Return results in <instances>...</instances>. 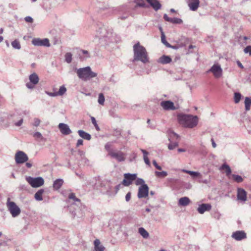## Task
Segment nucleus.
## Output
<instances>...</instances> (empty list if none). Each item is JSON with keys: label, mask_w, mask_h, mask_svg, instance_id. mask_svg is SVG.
Returning <instances> with one entry per match:
<instances>
[{"label": "nucleus", "mask_w": 251, "mask_h": 251, "mask_svg": "<svg viewBox=\"0 0 251 251\" xmlns=\"http://www.w3.org/2000/svg\"><path fill=\"white\" fill-rule=\"evenodd\" d=\"M133 51V61H140L145 64L149 62L148 52L146 49L141 46L139 43H137L134 45Z\"/></svg>", "instance_id": "obj_1"}, {"label": "nucleus", "mask_w": 251, "mask_h": 251, "mask_svg": "<svg viewBox=\"0 0 251 251\" xmlns=\"http://www.w3.org/2000/svg\"><path fill=\"white\" fill-rule=\"evenodd\" d=\"M75 71L78 77L84 81L89 80L97 75V74L92 72L89 66L79 69L75 68Z\"/></svg>", "instance_id": "obj_2"}, {"label": "nucleus", "mask_w": 251, "mask_h": 251, "mask_svg": "<svg viewBox=\"0 0 251 251\" xmlns=\"http://www.w3.org/2000/svg\"><path fill=\"white\" fill-rule=\"evenodd\" d=\"M179 119L181 124L188 128H193L198 123V117L191 115H183L179 117Z\"/></svg>", "instance_id": "obj_3"}, {"label": "nucleus", "mask_w": 251, "mask_h": 251, "mask_svg": "<svg viewBox=\"0 0 251 251\" xmlns=\"http://www.w3.org/2000/svg\"><path fill=\"white\" fill-rule=\"evenodd\" d=\"M6 205L13 217H16L20 215L21 213L20 208L14 202L11 201L10 198L7 199Z\"/></svg>", "instance_id": "obj_4"}, {"label": "nucleus", "mask_w": 251, "mask_h": 251, "mask_svg": "<svg viewBox=\"0 0 251 251\" xmlns=\"http://www.w3.org/2000/svg\"><path fill=\"white\" fill-rule=\"evenodd\" d=\"M28 183L33 188L39 187L44 183V180L41 177H32L28 176L26 178Z\"/></svg>", "instance_id": "obj_5"}, {"label": "nucleus", "mask_w": 251, "mask_h": 251, "mask_svg": "<svg viewBox=\"0 0 251 251\" xmlns=\"http://www.w3.org/2000/svg\"><path fill=\"white\" fill-rule=\"evenodd\" d=\"M15 159L17 164H22L28 160L27 155L23 151H18L15 155Z\"/></svg>", "instance_id": "obj_6"}, {"label": "nucleus", "mask_w": 251, "mask_h": 251, "mask_svg": "<svg viewBox=\"0 0 251 251\" xmlns=\"http://www.w3.org/2000/svg\"><path fill=\"white\" fill-rule=\"evenodd\" d=\"M30 82L26 84L27 88L32 89L34 88V86L36 85L39 81V78L37 74L34 73L29 76Z\"/></svg>", "instance_id": "obj_7"}, {"label": "nucleus", "mask_w": 251, "mask_h": 251, "mask_svg": "<svg viewBox=\"0 0 251 251\" xmlns=\"http://www.w3.org/2000/svg\"><path fill=\"white\" fill-rule=\"evenodd\" d=\"M168 134L169 136V140L170 142V143L168 145V149L170 150H172L178 146V142H172L171 140V139L174 136L176 137V139H177L179 138V136L172 130H169L168 131Z\"/></svg>", "instance_id": "obj_8"}, {"label": "nucleus", "mask_w": 251, "mask_h": 251, "mask_svg": "<svg viewBox=\"0 0 251 251\" xmlns=\"http://www.w3.org/2000/svg\"><path fill=\"white\" fill-rule=\"evenodd\" d=\"M125 178L122 181V184L125 186L130 185L133 180H135L137 177L136 174H131L129 173L124 175Z\"/></svg>", "instance_id": "obj_9"}, {"label": "nucleus", "mask_w": 251, "mask_h": 251, "mask_svg": "<svg viewBox=\"0 0 251 251\" xmlns=\"http://www.w3.org/2000/svg\"><path fill=\"white\" fill-rule=\"evenodd\" d=\"M109 156L116 159L118 162H123L125 160V154L121 151H110Z\"/></svg>", "instance_id": "obj_10"}, {"label": "nucleus", "mask_w": 251, "mask_h": 251, "mask_svg": "<svg viewBox=\"0 0 251 251\" xmlns=\"http://www.w3.org/2000/svg\"><path fill=\"white\" fill-rule=\"evenodd\" d=\"M149 187L147 184H143L139 188L137 194L139 199L145 198L149 195Z\"/></svg>", "instance_id": "obj_11"}, {"label": "nucleus", "mask_w": 251, "mask_h": 251, "mask_svg": "<svg viewBox=\"0 0 251 251\" xmlns=\"http://www.w3.org/2000/svg\"><path fill=\"white\" fill-rule=\"evenodd\" d=\"M32 43L35 46L50 47V46L49 40L47 38L41 39L40 38H34L32 40Z\"/></svg>", "instance_id": "obj_12"}, {"label": "nucleus", "mask_w": 251, "mask_h": 251, "mask_svg": "<svg viewBox=\"0 0 251 251\" xmlns=\"http://www.w3.org/2000/svg\"><path fill=\"white\" fill-rule=\"evenodd\" d=\"M212 72L214 76L216 78L220 77L222 74V69L218 65H213L208 71V72Z\"/></svg>", "instance_id": "obj_13"}, {"label": "nucleus", "mask_w": 251, "mask_h": 251, "mask_svg": "<svg viewBox=\"0 0 251 251\" xmlns=\"http://www.w3.org/2000/svg\"><path fill=\"white\" fill-rule=\"evenodd\" d=\"M231 237L236 241H241L247 238V235L243 230H237L232 233Z\"/></svg>", "instance_id": "obj_14"}, {"label": "nucleus", "mask_w": 251, "mask_h": 251, "mask_svg": "<svg viewBox=\"0 0 251 251\" xmlns=\"http://www.w3.org/2000/svg\"><path fill=\"white\" fill-rule=\"evenodd\" d=\"M160 105L165 110H174L176 108L173 102L170 100H164L161 102Z\"/></svg>", "instance_id": "obj_15"}, {"label": "nucleus", "mask_w": 251, "mask_h": 251, "mask_svg": "<svg viewBox=\"0 0 251 251\" xmlns=\"http://www.w3.org/2000/svg\"><path fill=\"white\" fill-rule=\"evenodd\" d=\"M247 193L244 189L241 188H237V198L238 200L245 202L247 200Z\"/></svg>", "instance_id": "obj_16"}, {"label": "nucleus", "mask_w": 251, "mask_h": 251, "mask_svg": "<svg viewBox=\"0 0 251 251\" xmlns=\"http://www.w3.org/2000/svg\"><path fill=\"white\" fill-rule=\"evenodd\" d=\"M58 128L59 129L61 133L63 135H69L72 133L69 126L66 124L60 123L58 125Z\"/></svg>", "instance_id": "obj_17"}, {"label": "nucleus", "mask_w": 251, "mask_h": 251, "mask_svg": "<svg viewBox=\"0 0 251 251\" xmlns=\"http://www.w3.org/2000/svg\"><path fill=\"white\" fill-rule=\"evenodd\" d=\"M211 209V205L209 203H202L200 204L197 208L200 214H203L205 211H208Z\"/></svg>", "instance_id": "obj_18"}, {"label": "nucleus", "mask_w": 251, "mask_h": 251, "mask_svg": "<svg viewBox=\"0 0 251 251\" xmlns=\"http://www.w3.org/2000/svg\"><path fill=\"white\" fill-rule=\"evenodd\" d=\"M164 19L167 22L175 24H181L183 23L181 19L178 18H169L167 14H164L163 15Z\"/></svg>", "instance_id": "obj_19"}, {"label": "nucleus", "mask_w": 251, "mask_h": 251, "mask_svg": "<svg viewBox=\"0 0 251 251\" xmlns=\"http://www.w3.org/2000/svg\"><path fill=\"white\" fill-rule=\"evenodd\" d=\"M199 3V0H189L188 2L190 9L194 11L197 10Z\"/></svg>", "instance_id": "obj_20"}, {"label": "nucleus", "mask_w": 251, "mask_h": 251, "mask_svg": "<svg viewBox=\"0 0 251 251\" xmlns=\"http://www.w3.org/2000/svg\"><path fill=\"white\" fill-rule=\"evenodd\" d=\"M147 1L155 11L158 10L161 7V4L157 0H147Z\"/></svg>", "instance_id": "obj_21"}, {"label": "nucleus", "mask_w": 251, "mask_h": 251, "mask_svg": "<svg viewBox=\"0 0 251 251\" xmlns=\"http://www.w3.org/2000/svg\"><path fill=\"white\" fill-rule=\"evenodd\" d=\"M64 181L61 178L56 179L53 184V188L54 190H58L59 189L63 184Z\"/></svg>", "instance_id": "obj_22"}, {"label": "nucleus", "mask_w": 251, "mask_h": 251, "mask_svg": "<svg viewBox=\"0 0 251 251\" xmlns=\"http://www.w3.org/2000/svg\"><path fill=\"white\" fill-rule=\"evenodd\" d=\"M172 61L171 58L167 55H163L159 58L158 62L162 64H166L170 63Z\"/></svg>", "instance_id": "obj_23"}, {"label": "nucleus", "mask_w": 251, "mask_h": 251, "mask_svg": "<svg viewBox=\"0 0 251 251\" xmlns=\"http://www.w3.org/2000/svg\"><path fill=\"white\" fill-rule=\"evenodd\" d=\"M78 133L81 138L85 140H90L91 139V135L82 130H79L78 131Z\"/></svg>", "instance_id": "obj_24"}, {"label": "nucleus", "mask_w": 251, "mask_h": 251, "mask_svg": "<svg viewBox=\"0 0 251 251\" xmlns=\"http://www.w3.org/2000/svg\"><path fill=\"white\" fill-rule=\"evenodd\" d=\"M190 203V199L186 197L181 198L178 201V204L184 206L188 205Z\"/></svg>", "instance_id": "obj_25"}, {"label": "nucleus", "mask_w": 251, "mask_h": 251, "mask_svg": "<svg viewBox=\"0 0 251 251\" xmlns=\"http://www.w3.org/2000/svg\"><path fill=\"white\" fill-rule=\"evenodd\" d=\"M94 246L95 251H103L104 250V247L100 244L99 239L94 241Z\"/></svg>", "instance_id": "obj_26"}, {"label": "nucleus", "mask_w": 251, "mask_h": 251, "mask_svg": "<svg viewBox=\"0 0 251 251\" xmlns=\"http://www.w3.org/2000/svg\"><path fill=\"white\" fill-rule=\"evenodd\" d=\"M44 192L43 189L39 190L34 195V198L37 201H41L43 200L42 195Z\"/></svg>", "instance_id": "obj_27"}, {"label": "nucleus", "mask_w": 251, "mask_h": 251, "mask_svg": "<svg viewBox=\"0 0 251 251\" xmlns=\"http://www.w3.org/2000/svg\"><path fill=\"white\" fill-rule=\"evenodd\" d=\"M105 29L103 28H100L99 30L97 31L96 37L98 38L99 40L102 39L103 37H105Z\"/></svg>", "instance_id": "obj_28"}, {"label": "nucleus", "mask_w": 251, "mask_h": 251, "mask_svg": "<svg viewBox=\"0 0 251 251\" xmlns=\"http://www.w3.org/2000/svg\"><path fill=\"white\" fill-rule=\"evenodd\" d=\"M221 170H225V173L227 176H229L231 173V170L228 165L226 163L223 164L220 167Z\"/></svg>", "instance_id": "obj_29"}, {"label": "nucleus", "mask_w": 251, "mask_h": 251, "mask_svg": "<svg viewBox=\"0 0 251 251\" xmlns=\"http://www.w3.org/2000/svg\"><path fill=\"white\" fill-rule=\"evenodd\" d=\"M182 172L189 174L193 178L201 176V174L198 172L191 171L185 169H182Z\"/></svg>", "instance_id": "obj_30"}, {"label": "nucleus", "mask_w": 251, "mask_h": 251, "mask_svg": "<svg viewBox=\"0 0 251 251\" xmlns=\"http://www.w3.org/2000/svg\"><path fill=\"white\" fill-rule=\"evenodd\" d=\"M138 232L145 239H147L149 236L148 231L143 227H140L138 229Z\"/></svg>", "instance_id": "obj_31"}, {"label": "nucleus", "mask_w": 251, "mask_h": 251, "mask_svg": "<svg viewBox=\"0 0 251 251\" xmlns=\"http://www.w3.org/2000/svg\"><path fill=\"white\" fill-rule=\"evenodd\" d=\"M245 109L248 111L250 109L251 105V97H246L245 100Z\"/></svg>", "instance_id": "obj_32"}, {"label": "nucleus", "mask_w": 251, "mask_h": 251, "mask_svg": "<svg viewBox=\"0 0 251 251\" xmlns=\"http://www.w3.org/2000/svg\"><path fill=\"white\" fill-rule=\"evenodd\" d=\"M147 0H136L135 1L136 5L139 7H146Z\"/></svg>", "instance_id": "obj_33"}, {"label": "nucleus", "mask_w": 251, "mask_h": 251, "mask_svg": "<svg viewBox=\"0 0 251 251\" xmlns=\"http://www.w3.org/2000/svg\"><path fill=\"white\" fill-rule=\"evenodd\" d=\"M12 47L17 50H20L21 48L20 43L18 40H15L11 43Z\"/></svg>", "instance_id": "obj_34"}, {"label": "nucleus", "mask_w": 251, "mask_h": 251, "mask_svg": "<svg viewBox=\"0 0 251 251\" xmlns=\"http://www.w3.org/2000/svg\"><path fill=\"white\" fill-rule=\"evenodd\" d=\"M155 175L156 176L158 177H165L168 176V173L166 171H162V172H155Z\"/></svg>", "instance_id": "obj_35"}, {"label": "nucleus", "mask_w": 251, "mask_h": 251, "mask_svg": "<svg viewBox=\"0 0 251 251\" xmlns=\"http://www.w3.org/2000/svg\"><path fill=\"white\" fill-rule=\"evenodd\" d=\"M232 176L235 181L237 183L242 182L243 181V179L241 176L237 175L232 174Z\"/></svg>", "instance_id": "obj_36"}, {"label": "nucleus", "mask_w": 251, "mask_h": 251, "mask_svg": "<svg viewBox=\"0 0 251 251\" xmlns=\"http://www.w3.org/2000/svg\"><path fill=\"white\" fill-rule=\"evenodd\" d=\"M67 91V89L65 86L63 85L60 87L59 91L56 92L58 96L63 95Z\"/></svg>", "instance_id": "obj_37"}, {"label": "nucleus", "mask_w": 251, "mask_h": 251, "mask_svg": "<svg viewBox=\"0 0 251 251\" xmlns=\"http://www.w3.org/2000/svg\"><path fill=\"white\" fill-rule=\"evenodd\" d=\"M98 102L100 104L103 105L105 101V98L102 93H100L99 95Z\"/></svg>", "instance_id": "obj_38"}, {"label": "nucleus", "mask_w": 251, "mask_h": 251, "mask_svg": "<svg viewBox=\"0 0 251 251\" xmlns=\"http://www.w3.org/2000/svg\"><path fill=\"white\" fill-rule=\"evenodd\" d=\"M68 198L69 199L73 200V201L75 202H77L79 203H80V200L79 199L75 197V194L73 193H71L69 195Z\"/></svg>", "instance_id": "obj_39"}, {"label": "nucleus", "mask_w": 251, "mask_h": 251, "mask_svg": "<svg viewBox=\"0 0 251 251\" xmlns=\"http://www.w3.org/2000/svg\"><path fill=\"white\" fill-rule=\"evenodd\" d=\"M241 96V94L240 93L236 92L234 93V100L236 103H238L240 101Z\"/></svg>", "instance_id": "obj_40"}, {"label": "nucleus", "mask_w": 251, "mask_h": 251, "mask_svg": "<svg viewBox=\"0 0 251 251\" xmlns=\"http://www.w3.org/2000/svg\"><path fill=\"white\" fill-rule=\"evenodd\" d=\"M65 61L68 63H70L72 60V54L70 52H67L65 55Z\"/></svg>", "instance_id": "obj_41"}, {"label": "nucleus", "mask_w": 251, "mask_h": 251, "mask_svg": "<svg viewBox=\"0 0 251 251\" xmlns=\"http://www.w3.org/2000/svg\"><path fill=\"white\" fill-rule=\"evenodd\" d=\"M33 136L36 139H40L42 140L43 139V137L41 133L39 132H36L33 134Z\"/></svg>", "instance_id": "obj_42"}, {"label": "nucleus", "mask_w": 251, "mask_h": 251, "mask_svg": "<svg viewBox=\"0 0 251 251\" xmlns=\"http://www.w3.org/2000/svg\"><path fill=\"white\" fill-rule=\"evenodd\" d=\"M91 119L92 123L94 125V126L95 127L97 131H100V128L99 126L98 125V124L97 123V122H96V120L95 118L94 117H91Z\"/></svg>", "instance_id": "obj_43"}, {"label": "nucleus", "mask_w": 251, "mask_h": 251, "mask_svg": "<svg viewBox=\"0 0 251 251\" xmlns=\"http://www.w3.org/2000/svg\"><path fill=\"white\" fill-rule=\"evenodd\" d=\"M135 183L136 185H142L143 184H146L144 180L142 178H137L135 179Z\"/></svg>", "instance_id": "obj_44"}, {"label": "nucleus", "mask_w": 251, "mask_h": 251, "mask_svg": "<svg viewBox=\"0 0 251 251\" xmlns=\"http://www.w3.org/2000/svg\"><path fill=\"white\" fill-rule=\"evenodd\" d=\"M244 51L246 54H249L251 55V46H247L244 49Z\"/></svg>", "instance_id": "obj_45"}, {"label": "nucleus", "mask_w": 251, "mask_h": 251, "mask_svg": "<svg viewBox=\"0 0 251 251\" xmlns=\"http://www.w3.org/2000/svg\"><path fill=\"white\" fill-rule=\"evenodd\" d=\"M41 123V121L38 118H34V123L33 125L35 126H38Z\"/></svg>", "instance_id": "obj_46"}, {"label": "nucleus", "mask_w": 251, "mask_h": 251, "mask_svg": "<svg viewBox=\"0 0 251 251\" xmlns=\"http://www.w3.org/2000/svg\"><path fill=\"white\" fill-rule=\"evenodd\" d=\"M25 20L26 22L32 23L33 22V18L30 16H26L25 18Z\"/></svg>", "instance_id": "obj_47"}, {"label": "nucleus", "mask_w": 251, "mask_h": 251, "mask_svg": "<svg viewBox=\"0 0 251 251\" xmlns=\"http://www.w3.org/2000/svg\"><path fill=\"white\" fill-rule=\"evenodd\" d=\"M110 146H111V145L109 143H107L105 145V149L108 152V155H109V151H113V150L110 149Z\"/></svg>", "instance_id": "obj_48"}, {"label": "nucleus", "mask_w": 251, "mask_h": 251, "mask_svg": "<svg viewBox=\"0 0 251 251\" xmlns=\"http://www.w3.org/2000/svg\"><path fill=\"white\" fill-rule=\"evenodd\" d=\"M46 93L49 96H50V97H56V96H58L57 95V92H47L46 91Z\"/></svg>", "instance_id": "obj_49"}, {"label": "nucleus", "mask_w": 251, "mask_h": 251, "mask_svg": "<svg viewBox=\"0 0 251 251\" xmlns=\"http://www.w3.org/2000/svg\"><path fill=\"white\" fill-rule=\"evenodd\" d=\"M153 165L154 166V167L158 170H161L162 168L161 166H159L155 160H153L152 161Z\"/></svg>", "instance_id": "obj_50"}, {"label": "nucleus", "mask_w": 251, "mask_h": 251, "mask_svg": "<svg viewBox=\"0 0 251 251\" xmlns=\"http://www.w3.org/2000/svg\"><path fill=\"white\" fill-rule=\"evenodd\" d=\"M161 38L162 42L164 44H165L167 42V41L165 39V35L164 33H162L161 35Z\"/></svg>", "instance_id": "obj_51"}, {"label": "nucleus", "mask_w": 251, "mask_h": 251, "mask_svg": "<svg viewBox=\"0 0 251 251\" xmlns=\"http://www.w3.org/2000/svg\"><path fill=\"white\" fill-rule=\"evenodd\" d=\"M131 198V193L130 192H128L125 197L126 201L127 202L129 201Z\"/></svg>", "instance_id": "obj_52"}, {"label": "nucleus", "mask_w": 251, "mask_h": 251, "mask_svg": "<svg viewBox=\"0 0 251 251\" xmlns=\"http://www.w3.org/2000/svg\"><path fill=\"white\" fill-rule=\"evenodd\" d=\"M23 123V119H21L18 122L15 123V125L17 126H20L22 125Z\"/></svg>", "instance_id": "obj_53"}, {"label": "nucleus", "mask_w": 251, "mask_h": 251, "mask_svg": "<svg viewBox=\"0 0 251 251\" xmlns=\"http://www.w3.org/2000/svg\"><path fill=\"white\" fill-rule=\"evenodd\" d=\"M144 158V161L145 162V163L149 165V166H150V160H149V158L147 157H143Z\"/></svg>", "instance_id": "obj_54"}, {"label": "nucleus", "mask_w": 251, "mask_h": 251, "mask_svg": "<svg viewBox=\"0 0 251 251\" xmlns=\"http://www.w3.org/2000/svg\"><path fill=\"white\" fill-rule=\"evenodd\" d=\"M83 143V141L82 139H78L77 140V143H76V147H78L80 145H82Z\"/></svg>", "instance_id": "obj_55"}, {"label": "nucleus", "mask_w": 251, "mask_h": 251, "mask_svg": "<svg viewBox=\"0 0 251 251\" xmlns=\"http://www.w3.org/2000/svg\"><path fill=\"white\" fill-rule=\"evenodd\" d=\"M141 151L142 152V153H143V157H147V155H148L149 152L147 151H146V150H143V149H141Z\"/></svg>", "instance_id": "obj_56"}, {"label": "nucleus", "mask_w": 251, "mask_h": 251, "mask_svg": "<svg viewBox=\"0 0 251 251\" xmlns=\"http://www.w3.org/2000/svg\"><path fill=\"white\" fill-rule=\"evenodd\" d=\"M121 186V184H119L115 186V190L116 192L117 193L120 189Z\"/></svg>", "instance_id": "obj_57"}, {"label": "nucleus", "mask_w": 251, "mask_h": 251, "mask_svg": "<svg viewBox=\"0 0 251 251\" xmlns=\"http://www.w3.org/2000/svg\"><path fill=\"white\" fill-rule=\"evenodd\" d=\"M211 142H212V147L214 148H215L216 147V144L215 143L214 139L213 138L211 139Z\"/></svg>", "instance_id": "obj_58"}, {"label": "nucleus", "mask_w": 251, "mask_h": 251, "mask_svg": "<svg viewBox=\"0 0 251 251\" xmlns=\"http://www.w3.org/2000/svg\"><path fill=\"white\" fill-rule=\"evenodd\" d=\"M237 65H238V66H239L240 68H242V69H243V68H244L243 65L242 64V63H241L239 61H238L237 62Z\"/></svg>", "instance_id": "obj_59"}, {"label": "nucleus", "mask_w": 251, "mask_h": 251, "mask_svg": "<svg viewBox=\"0 0 251 251\" xmlns=\"http://www.w3.org/2000/svg\"><path fill=\"white\" fill-rule=\"evenodd\" d=\"M25 165L28 168H31L32 166V164L29 162H26Z\"/></svg>", "instance_id": "obj_60"}, {"label": "nucleus", "mask_w": 251, "mask_h": 251, "mask_svg": "<svg viewBox=\"0 0 251 251\" xmlns=\"http://www.w3.org/2000/svg\"><path fill=\"white\" fill-rule=\"evenodd\" d=\"M178 152H185L186 151V150L182 148H179L178 149Z\"/></svg>", "instance_id": "obj_61"}, {"label": "nucleus", "mask_w": 251, "mask_h": 251, "mask_svg": "<svg viewBox=\"0 0 251 251\" xmlns=\"http://www.w3.org/2000/svg\"><path fill=\"white\" fill-rule=\"evenodd\" d=\"M201 182L203 183H205V184H207L209 182V181L207 179H204V180H201Z\"/></svg>", "instance_id": "obj_62"}, {"label": "nucleus", "mask_w": 251, "mask_h": 251, "mask_svg": "<svg viewBox=\"0 0 251 251\" xmlns=\"http://www.w3.org/2000/svg\"><path fill=\"white\" fill-rule=\"evenodd\" d=\"M81 51H82V52L83 54L88 55V51H87V50H81Z\"/></svg>", "instance_id": "obj_63"}, {"label": "nucleus", "mask_w": 251, "mask_h": 251, "mask_svg": "<svg viewBox=\"0 0 251 251\" xmlns=\"http://www.w3.org/2000/svg\"><path fill=\"white\" fill-rule=\"evenodd\" d=\"M164 45H166L168 47H171V45L167 42Z\"/></svg>", "instance_id": "obj_64"}]
</instances>
